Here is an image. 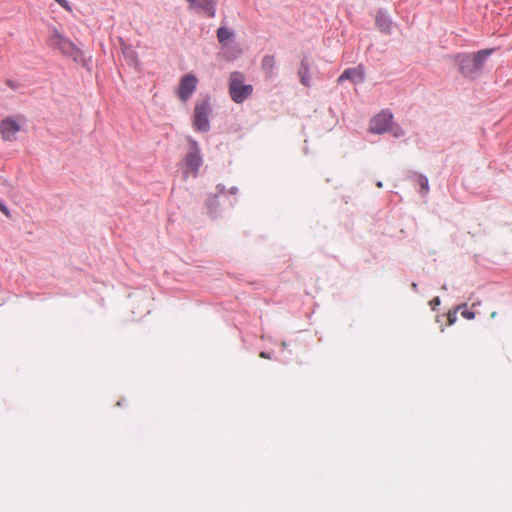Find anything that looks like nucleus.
I'll return each mask as SVG.
<instances>
[{
    "mask_svg": "<svg viewBox=\"0 0 512 512\" xmlns=\"http://www.w3.org/2000/svg\"><path fill=\"white\" fill-rule=\"evenodd\" d=\"M494 51V48H488L474 53H458L454 56V62L463 77L474 80L480 76L487 59Z\"/></svg>",
    "mask_w": 512,
    "mask_h": 512,
    "instance_id": "f257e3e1",
    "label": "nucleus"
},
{
    "mask_svg": "<svg viewBox=\"0 0 512 512\" xmlns=\"http://www.w3.org/2000/svg\"><path fill=\"white\" fill-rule=\"evenodd\" d=\"M228 93L233 102L241 104L252 95L253 86L245 84V76L242 72L234 71L229 76Z\"/></svg>",
    "mask_w": 512,
    "mask_h": 512,
    "instance_id": "f03ea898",
    "label": "nucleus"
},
{
    "mask_svg": "<svg viewBox=\"0 0 512 512\" xmlns=\"http://www.w3.org/2000/svg\"><path fill=\"white\" fill-rule=\"evenodd\" d=\"M47 45L53 49H58L63 55L72 58L75 62L82 58L81 49L57 30H54L48 37Z\"/></svg>",
    "mask_w": 512,
    "mask_h": 512,
    "instance_id": "7ed1b4c3",
    "label": "nucleus"
},
{
    "mask_svg": "<svg viewBox=\"0 0 512 512\" xmlns=\"http://www.w3.org/2000/svg\"><path fill=\"white\" fill-rule=\"evenodd\" d=\"M211 112L212 106L209 96H205L196 102L193 116V126L195 130L200 132H208L210 130L209 116Z\"/></svg>",
    "mask_w": 512,
    "mask_h": 512,
    "instance_id": "20e7f679",
    "label": "nucleus"
},
{
    "mask_svg": "<svg viewBox=\"0 0 512 512\" xmlns=\"http://www.w3.org/2000/svg\"><path fill=\"white\" fill-rule=\"evenodd\" d=\"M187 141L190 149L184 158V164L187 168L184 173L187 174V172L190 171L193 177H197L203 162L200 154V148L198 142L191 137H188Z\"/></svg>",
    "mask_w": 512,
    "mask_h": 512,
    "instance_id": "39448f33",
    "label": "nucleus"
},
{
    "mask_svg": "<svg viewBox=\"0 0 512 512\" xmlns=\"http://www.w3.org/2000/svg\"><path fill=\"white\" fill-rule=\"evenodd\" d=\"M19 121L24 122L25 118L18 115L16 117L8 116L1 120L0 134L4 141L13 142L16 140V135L21 130Z\"/></svg>",
    "mask_w": 512,
    "mask_h": 512,
    "instance_id": "423d86ee",
    "label": "nucleus"
},
{
    "mask_svg": "<svg viewBox=\"0 0 512 512\" xmlns=\"http://www.w3.org/2000/svg\"><path fill=\"white\" fill-rule=\"evenodd\" d=\"M198 79L195 75L188 73L181 77L177 87V96L182 102L188 101L196 91Z\"/></svg>",
    "mask_w": 512,
    "mask_h": 512,
    "instance_id": "0eeeda50",
    "label": "nucleus"
},
{
    "mask_svg": "<svg viewBox=\"0 0 512 512\" xmlns=\"http://www.w3.org/2000/svg\"><path fill=\"white\" fill-rule=\"evenodd\" d=\"M393 115L389 110H383L370 122L369 131L374 134H383L391 129Z\"/></svg>",
    "mask_w": 512,
    "mask_h": 512,
    "instance_id": "6e6552de",
    "label": "nucleus"
},
{
    "mask_svg": "<svg viewBox=\"0 0 512 512\" xmlns=\"http://www.w3.org/2000/svg\"><path fill=\"white\" fill-rule=\"evenodd\" d=\"M189 9L197 13L206 14L208 17L213 18L216 14V1L215 0H187Z\"/></svg>",
    "mask_w": 512,
    "mask_h": 512,
    "instance_id": "1a4fd4ad",
    "label": "nucleus"
},
{
    "mask_svg": "<svg viewBox=\"0 0 512 512\" xmlns=\"http://www.w3.org/2000/svg\"><path fill=\"white\" fill-rule=\"evenodd\" d=\"M344 80H349L353 83H362L364 81V69L361 65L348 68L338 78V82L341 83Z\"/></svg>",
    "mask_w": 512,
    "mask_h": 512,
    "instance_id": "9d476101",
    "label": "nucleus"
},
{
    "mask_svg": "<svg viewBox=\"0 0 512 512\" xmlns=\"http://www.w3.org/2000/svg\"><path fill=\"white\" fill-rule=\"evenodd\" d=\"M376 25L381 32L390 34L393 22L386 11L379 10L376 14Z\"/></svg>",
    "mask_w": 512,
    "mask_h": 512,
    "instance_id": "9b49d317",
    "label": "nucleus"
},
{
    "mask_svg": "<svg viewBox=\"0 0 512 512\" xmlns=\"http://www.w3.org/2000/svg\"><path fill=\"white\" fill-rule=\"evenodd\" d=\"M298 76L300 78V82L305 87H310L311 85V76H310V62L307 57H304L301 60L300 67L298 69Z\"/></svg>",
    "mask_w": 512,
    "mask_h": 512,
    "instance_id": "f8f14e48",
    "label": "nucleus"
},
{
    "mask_svg": "<svg viewBox=\"0 0 512 512\" xmlns=\"http://www.w3.org/2000/svg\"><path fill=\"white\" fill-rule=\"evenodd\" d=\"M261 68L266 78H273L276 73V59L274 55H265L261 61Z\"/></svg>",
    "mask_w": 512,
    "mask_h": 512,
    "instance_id": "ddd939ff",
    "label": "nucleus"
},
{
    "mask_svg": "<svg viewBox=\"0 0 512 512\" xmlns=\"http://www.w3.org/2000/svg\"><path fill=\"white\" fill-rule=\"evenodd\" d=\"M234 36V32L226 26H221L217 29V39L223 45H227V41Z\"/></svg>",
    "mask_w": 512,
    "mask_h": 512,
    "instance_id": "4468645a",
    "label": "nucleus"
},
{
    "mask_svg": "<svg viewBox=\"0 0 512 512\" xmlns=\"http://www.w3.org/2000/svg\"><path fill=\"white\" fill-rule=\"evenodd\" d=\"M417 181L421 187V192L423 194H427L429 191V183L427 177L420 174L417 176Z\"/></svg>",
    "mask_w": 512,
    "mask_h": 512,
    "instance_id": "2eb2a0df",
    "label": "nucleus"
},
{
    "mask_svg": "<svg viewBox=\"0 0 512 512\" xmlns=\"http://www.w3.org/2000/svg\"><path fill=\"white\" fill-rule=\"evenodd\" d=\"M218 206L219 203L217 200V196L210 198L209 201L207 202V207L211 215H214L216 213Z\"/></svg>",
    "mask_w": 512,
    "mask_h": 512,
    "instance_id": "dca6fc26",
    "label": "nucleus"
},
{
    "mask_svg": "<svg viewBox=\"0 0 512 512\" xmlns=\"http://www.w3.org/2000/svg\"><path fill=\"white\" fill-rule=\"evenodd\" d=\"M54 1L57 2L66 11H68V12L72 11V7L70 6V4L67 0H54Z\"/></svg>",
    "mask_w": 512,
    "mask_h": 512,
    "instance_id": "f3484780",
    "label": "nucleus"
},
{
    "mask_svg": "<svg viewBox=\"0 0 512 512\" xmlns=\"http://www.w3.org/2000/svg\"><path fill=\"white\" fill-rule=\"evenodd\" d=\"M390 130L393 131V136L396 137V138L402 137L405 134L404 130L401 127H399V126H396L395 128L391 127Z\"/></svg>",
    "mask_w": 512,
    "mask_h": 512,
    "instance_id": "a211bd4d",
    "label": "nucleus"
},
{
    "mask_svg": "<svg viewBox=\"0 0 512 512\" xmlns=\"http://www.w3.org/2000/svg\"><path fill=\"white\" fill-rule=\"evenodd\" d=\"M0 211L6 216L11 217L10 210L7 208L5 203L0 199Z\"/></svg>",
    "mask_w": 512,
    "mask_h": 512,
    "instance_id": "6ab92c4d",
    "label": "nucleus"
},
{
    "mask_svg": "<svg viewBox=\"0 0 512 512\" xmlns=\"http://www.w3.org/2000/svg\"><path fill=\"white\" fill-rule=\"evenodd\" d=\"M461 315L465 318V319H468V320H471V319H474L475 318V313L473 311H470V310H463L461 312Z\"/></svg>",
    "mask_w": 512,
    "mask_h": 512,
    "instance_id": "aec40b11",
    "label": "nucleus"
},
{
    "mask_svg": "<svg viewBox=\"0 0 512 512\" xmlns=\"http://www.w3.org/2000/svg\"><path fill=\"white\" fill-rule=\"evenodd\" d=\"M457 319L456 311L449 312L448 313V322L450 325H452Z\"/></svg>",
    "mask_w": 512,
    "mask_h": 512,
    "instance_id": "412c9836",
    "label": "nucleus"
},
{
    "mask_svg": "<svg viewBox=\"0 0 512 512\" xmlns=\"http://www.w3.org/2000/svg\"><path fill=\"white\" fill-rule=\"evenodd\" d=\"M6 84H7V86H9L13 90H17L20 87V84L14 82L13 80H7Z\"/></svg>",
    "mask_w": 512,
    "mask_h": 512,
    "instance_id": "4be33fe9",
    "label": "nucleus"
},
{
    "mask_svg": "<svg viewBox=\"0 0 512 512\" xmlns=\"http://www.w3.org/2000/svg\"><path fill=\"white\" fill-rule=\"evenodd\" d=\"M440 305V298L439 297H435L434 299H432L430 301V306L432 307V309H435L436 306Z\"/></svg>",
    "mask_w": 512,
    "mask_h": 512,
    "instance_id": "5701e85b",
    "label": "nucleus"
},
{
    "mask_svg": "<svg viewBox=\"0 0 512 512\" xmlns=\"http://www.w3.org/2000/svg\"><path fill=\"white\" fill-rule=\"evenodd\" d=\"M259 356L264 359H271L270 354L264 351L260 352Z\"/></svg>",
    "mask_w": 512,
    "mask_h": 512,
    "instance_id": "b1692460",
    "label": "nucleus"
},
{
    "mask_svg": "<svg viewBox=\"0 0 512 512\" xmlns=\"http://www.w3.org/2000/svg\"><path fill=\"white\" fill-rule=\"evenodd\" d=\"M128 56H129V58H131V59H133V60H135V59H136V53H135L134 51H132V50L129 52V55H128Z\"/></svg>",
    "mask_w": 512,
    "mask_h": 512,
    "instance_id": "393cba45",
    "label": "nucleus"
},
{
    "mask_svg": "<svg viewBox=\"0 0 512 512\" xmlns=\"http://www.w3.org/2000/svg\"><path fill=\"white\" fill-rule=\"evenodd\" d=\"M237 191H238L237 187H232V188L230 189V193H231V194H236V193H237Z\"/></svg>",
    "mask_w": 512,
    "mask_h": 512,
    "instance_id": "a878e982",
    "label": "nucleus"
},
{
    "mask_svg": "<svg viewBox=\"0 0 512 512\" xmlns=\"http://www.w3.org/2000/svg\"><path fill=\"white\" fill-rule=\"evenodd\" d=\"M412 289H413L414 291H417V284H416V283H412Z\"/></svg>",
    "mask_w": 512,
    "mask_h": 512,
    "instance_id": "bb28decb",
    "label": "nucleus"
},
{
    "mask_svg": "<svg viewBox=\"0 0 512 512\" xmlns=\"http://www.w3.org/2000/svg\"><path fill=\"white\" fill-rule=\"evenodd\" d=\"M382 185H383V184H382V182H380V181H379V182H377V187L381 188V187H382Z\"/></svg>",
    "mask_w": 512,
    "mask_h": 512,
    "instance_id": "cd10ccee",
    "label": "nucleus"
},
{
    "mask_svg": "<svg viewBox=\"0 0 512 512\" xmlns=\"http://www.w3.org/2000/svg\"><path fill=\"white\" fill-rule=\"evenodd\" d=\"M491 317H492V318L496 317V312H493V313L491 314Z\"/></svg>",
    "mask_w": 512,
    "mask_h": 512,
    "instance_id": "c85d7f7f",
    "label": "nucleus"
},
{
    "mask_svg": "<svg viewBox=\"0 0 512 512\" xmlns=\"http://www.w3.org/2000/svg\"><path fill=\"white\" fill-rule=\"evenodd\" d=\"M465 306H466V304H463L461 306H458L457 309H461V307H465Z\"/></svg>",
    "mask_w": 512,
    "mask_h": 512,
    "instance_id": "c756f323",
    "label": "nucleus"
}]
</instances>
